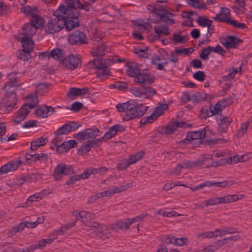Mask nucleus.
Here are the masks:
<instances>
[{"label":"nucleus","instance_id":"obj_64","mask_svg":"<svg viewBox=\"0 0 252 252\" xmlns=\"http://www.w3.org/2000/svg\"><path fill=\"white\" fill-rule=\"evenodd\" d=\"M219 249V248L216 242L214 245H210L204 247L202 251L204 252H214Z\"/></svg>","mask_w":252,"mask_h":252},{"label":"nucleus","instance_id":"obj_26","mask_svg":"<svg viewBox=\"0 0 252 252\" xmlns=\"http://www.w3.org/2000/svg\"><path fill=\"white\" fill-rule=\"evenodd\" d=\"M31 24L33 26L37 29L40 28L43 26L44 20L43 18L37 15L36 14L31 17Z\"/></svg>","mask_w":252,"mask_h":252},{"label":"nucleus","instance_id":"obj_36","mask_svg":"<svg viewBox=\"0 0 252 252\" xmlns=\"http://www.w3.org/2000/svg\"><path fill=\"white\" fill-rule=\"evenodd\" d=\"M156 91L149 86L143 88V97L149 98L156 94Z\"/></svg>","mask_w":252,"mask_h":252},{"label":"nucleus","instance_id":"obj_33","mask_svg":"<svg viewBox=\"0 0 252 252\" xmlns=\"http://www.w3.org/2000/svg\"><path fill=\"white\" fill-rule=\"evenodd\" d=\"M234 183L233 181H223L222 182H214L209 181V187L213 186L226 188L231 186Z\"/></svg>","mask_w":252,"mask_h":252},{"label":"nucleus","instance_id":"obj_44","mask_svg":"<svg viewBox=\"0 0 252 252\" xmlns=\"http://www.w3.org/2000/svg\"><path fill=\"white\" fill-rule=\"evenodd\" d=\"M33 162H36L37 161H47L48 158L47 154L45 153L34 154Z\"/></svg>","mask_w":252,"mask_h":252},{"label":"nucleus","instance_id":"obj_8","mask_svg":"<svg viewBox=\"0 0 252 252\" xmlns=\"http://www.w3.org/2000/svg\"><path fill=\"white\" fill-rule=\"evenodd\" d=\"M191 126V124L184 122L174 121L169 122L165 127H162L159 130V133L166 135L172 134L178 127L189 128Z\"/></svg>","mask_w":252,"mask_h":252},{"label":"nucleus","instance_id":"obj_61","mask_svg":"<svg viewBox=\"0 0 252 252\" xmlns=\"http://www.w3.org/2000/svg\"><path fill=\"white\" fill-rule=\"evenodd\" d=\"M129 165L130 164L128 159L124 160L117 165V169L118 170H123L127 168Z\"/></svg>","mask_w":252,"mask_h":252},{"label":"nucleus","instance_id":"obj_45","mask_svg":"<svg viewBox=\"0 0 252 252\" xmlns=\"http://www.w3.org/2000/svg\"><path fill=\"white\" fill-rule=\"evenodd\" d=\"M227 163H229V159L228 158H221L217 161H213L210 165H207L206 167L209 168L213 166H222Z\"/></svg>","mask_w":252,"mask_h":252},{"label":"nucleus","instance_id":"obj_10","mask_svg":"<svg viewBox=\"0 0 252 252\" xmlns=\"http://www.w3.org/2000/svg\"><path fill=\"white\" fill-rule=\"evenodd\" d=\"M68 42L72 45H80L88 43L86 34L79 30H76L69 35Z\"/></svg>","mask_w":252,"mask_h":252},{"label":"nucleus","instance_id":"obj_63","mask_svg":"<svg viewBox=\"0 0 252 252\" xmlns=\"http://www.w3.org/2000/svg\"><path fill=\"white\" fill-rule=\"evenodd\" d=\"M210 54L208 47L203 48L201 52L199 54V57L203 60L207 61L209 59V55Z\"/></svg>","mask_w":252,"mask_h":252},{"label":"nucleus","instance_id":"obj_53","mask_svg":"<svg viewBox=\"0 0 252 252\" xmlns=\"http://www.w3.org/2000/svg\"><path fill=\"white\" fill-rule=\"evenodd\" d=\"M203 94H201L199 92H196L191 94V101L194 102H198L200 101H203Z\"/></svg>","mask_w":252,"mask_h":252},{"label":"nucleus","instance_id":"obj_35","mask_svg":"<svg viewBox=\"0 0 252 252\" xmlns=\"http://www.w3.org/2000/svg\"><path fill=\"white\" fill-rule=\"evenodd\" d=\"M249 126V123L248 121L241 124L240 128L237 130L236 132V136L238 138L243 137L247 133Z\"/></svg>","mask_w":252,"mask_h":252},{"label":"nucleus","instance_id":"obj_14","mask_svg":"<svg viewBox=\"0 0 252 252\" xmlns=\"http://www.w3.org/2000/svg\"><path fill=\"white\" fill-rule=\"evenodd\" d=\"M21 158L19 157L17 159L11 160L6 164L2 165L0 168V175L17 170L18 167L23 163Z\"/></svg>","mask_w":252,"mask_h":252},{"label":"nucleus","instance_id":"obj_54","mask_svg":"<svg viewBox=\"0 0 252 252\" xmlns=\"http://www.w3.org/2000/svg\"><path fill=\"white\" fill-rule=\"evenodd\" d=\"M205 74L203 71H197L193 75V77L196 80L202 82L205 80Z\"/></svg>","mask_w":252,"mask_h":252},{"label":"nucleus","instance_id":"obj_21","mask_svg":"<svg viewBox=\"0 0 252 252\" xmlns=\"http://www.w3.org/2000/svg\"><path fill=\"white\" fill-rule=\"evenodd\" d=\"M23 31V35L30 37H32L36 33L37 29L33 27L31 23H28L23 26L22 28Z\"/></svg>","mask_w":252,"mask_h":252},{"label":"nucleus","instance_id":"obj_13","mask_svg":"<svg viewBox=\"0 0 252 252\" xmlns=\"http://www.w3.org/2000/svg\"><path fill=\"white\" fill-rule=\"evenodd\" d=\"M155 80L154 75L151 73H147L144 71H141L140 73L134 79V82L140 84L142 86L152 84Z\"/></svg>","mask_w":252,"mask_h":252},{"label":"nucleus","instance_id":"obj_16","mask_svg":"<svg viewBox=\"0 0 252 252\" xmlns=\"http://www.w3.org/2000/svg\"><path fill=\"white\" fill-rule=\"evenodd\" d=\"M55 112V108L52 106L43 105L38 107L35 110L34 114L36 117L46 118Z\"/></svg>","mask_w":252,"mask_h":252},{"label":"nucleus","instance_id":"obj_47","mask_svg":"<svg viewBox=\"0 0 252 252\" xmlns=\"http://www.w3.org/2000/svg\"><path fill=\"white\" fill-rule=\"evenodd\" d=\"M76 222V220L72 222L68 223L65 224L64 225H62L60 227L61 234H65L68 229L73 227L75 225Z\"/></svg>","mask_w":252,"mask_h":252},{"label":"nucleus","instance_id":"obj_37","mask_svg":"<svg viewBox=\"0 0 252 252\" xmlns=\"http://www.w3.org/2000/svg\"><path fill=\"white\" fill-rule=\"evenodd\" d=\"M168 105L166 103L160 104L159 106H158L155 108L154 111V114L156 115L157 117L161 116L168 109Z\"/></svg>","mask_w":252,"mask_h":252},{"label":"nucleus","instance_id":"obj_5","mask_svg":"<svg viewBox=\"0 0 252 252\" xmlns=\"http://www.w3.org/2000/svg\"><path fill=\"white\" fill-rule=\"evenodd\" d=\"M81 126L75 121H69L67 123L64 124L55 132L56 137L51 142L50 148L54 149L53 146H56L63 141L62 135L66 134L69 132L75 131Z\"/></svg>","mask_w":252,"mask_h":252},{"label":"nucleus","instance_id":"obj_32","mask_svg":"<svg viewBox=\"0 0 252 252\" xmlns=\"http://www.w3.org/2000/svg\"><path fill=\"white\" fill-rule=\"evenodd\" d=\"M141 70L137 66H129L126 69V74L131 77L136 78L141 72Z\"/></svg>","mask_w":252,"mask_h":252},{"label":"nucleus","instance_id":"obj_9","mask_svg":"<svg viewBox=\"0 0 252 252\" xmlns=\"http://www.w3.org/2000/svg\"><path fill=\"white\" fill-rule=\"evenodd\" d=\"M220 43L226 49L238 48L239 44L243 43V40L236 35H227L225 37H220Z\"/></svg>","mask_w":252,"mask_h":252},{"label":"nucleus","instance_id":"obj_2","mask_svg":"<svg viewBox=\"0 0 252 252\" xmlns=\"http://www.w3.org/2000/svg\"><path fill=\"white\" fill-rule=\"evenodd\" d=\"M116 107L119 112L125 113L123 119L126 121L141 118L149 108L148 106H145L143 104L136 102L131 103L128 101L118 104Z\"/></svg>","mask_w":252,"mask_h":252},{"label":"nucleus","instance_id":"obj_7","mask_svg":"<svg viewBox=\"0 0 252 252\" xmlns=\"http://www.w3.org/2000/svg\"><path fill=\"white\" fill-rule=\"evenodd\" d=\"M240 198H239L238 196L235 194L220 197H213L202 201L200 206L202 208H204L210 206L217 205L219 204L229 203L237 201Z\"/></svg>","mask_w":252,"mask_h":252},{"label":"nucleus","instance_id":"obj_52","mask_svg":"<svg viewBox=\"0 0 252 252\" xmlns=\"http://www.w3.org/2000/svg\"><path fill=\"white\" fill-rule=\"evenodd\" d=\"M147 213H142L140 215L131 219H127L128 222H130V225L134 222H137L142 220L147 216Z\"/></svg>","mask_w":252,"mask_h":252},{"label":"nucleus","instance_id":"obj_1","mask_svg":"<svg viewBox=\"0 0 252 252\" xmlns=\"http://www.w3.org/2000/svg\"><path fill=\"white\" fill-rule=\"evenodd\" d=\"M53 15L55 18L51 19L45 27V31L48 34L59 32L63 28L67 31H70L79 26L77 8L61 4Z\"/></svg>","mask_w":252,"mask_h":252},{"label":"nucleus","instance_id":"obj_19","mask_svg":"<svg viewBox=\"0 0 252 252\" xmlns=\"http://www.w3.org/2000/svg\"><path fill=\"white\" fill-rule=\"evenodd\" d=\"M17 72H11L7 75L8 81L3 88L5 91H8L12 87H16L18 85V78L16 76Z\"/></svg>","mask_w":252,"mask_h":252},{"label":"nucleus","instance_id":"obj_24","mask_svg":"<svg viewBox=\"0 0 252 252\" xmlns=\"http://www.w3.org/2000/svg\"><path fill=\"white\" fill-rule=\"evenodd\" d=\"M87 214L88 212L84 210L79 212L77 210H75L72 212V215L76 218V220H80L86 226L88 225V222H87Z\"/></svg>","mask_w":252,"mask_h":252},{"label":"nucleus","instance_id":"obj_57","mask_svg":"<svg viewBox=\"0 0 252 252\" xmlns=\"http://www.w3.org/2000/svg\"><path fill=\"white\" fill-rule=\"evenodd\" d=\"M234 28H236L238 29H244L246 28V25L244 23H238L236 20L234 19H232L231 21H230L229 25Z\"/></svg>","mask_w":252,"mask_h":252},{"label":"nucleus","instance_id":"obj_51","mask_svg":"<svg viewBox=\"0 0 252 252\" xmlns=\"http://www.w3.org/2000/svg\"><path fill=\"white\" fill-rule=\"evenodd\" d=\"M103 139L104 137H100L98 138L88 140V142L90 143L92 148H95L96 147H99L101 144Z\"/></svg>","mask_w":252,"mask_h":252},{"label":"nucleus","instance_id":"obj_50","mask_svg":"<svg viewBox=\"0 0 252 252\" xmlns=\"http://www.w3.org/2000/svg\"><path fill=\"white\" fill-rule=\"evenodd\" d=\"M188 239L186 237L177 238H174V245L177 246H182L187 244Z\"/></svg>","mask_w":252,"mask_h":252},{"label":"nucleus","instance_id":"obj_4","mask_svg":"<svg viewBox=\"0 0 252 252\" xmlns=\"http://www.w3.org/2000/svg\"><path fill=\"white\" fill-rule=\"evenodd\" d=\"M110 65L106 59L103 60L98 58L90 61L86 65L88 68H95L101 70L96 72V76L102 79L107 78L110 75L111 72L108 67Z\"/></svg>","mask_w":252,"mask_h":252},{"label":"nucleus","instance_id":"obj_12","mask_svg":"<svg viewBox=\"0 0 252 252\" xmlns=\"http://www.w3.org/2000/svg\"><path fill=\"white\" fill-rule=\"evenodd\" d=\"M62 64L68 69L74 70L81 65V58L80 56L71 54L68 58L63 60Z\"/></svg>","mask_w":252,"mask_h":252},{"label":"nucleus","instance_id":"obj_22","mask_svg":"<svg viewBox=\"0 0 252 252\" xmlns=\"http://www.w3.org/2000/svg\"><path fill=\"white\" fill-rule=\"evenodd\" d=\"M130 226V222H128V220L124 222L123 221H118L111 225V229L114 231L119 230H127Z\"/></svg>","mask_w":252,"mask_h":252},{"label":"nucleus","instance_id":"obj_17","mask_svg":"<svg viewBox=\"0 0 252 252\" xmlns=\"http://www.w3.org/2000/svg\"><path fill=\"white\" fill-rule=\"evenodd\" d=\"M230 10L226 7L221 8L219 14L213 17L215 21L218 22H225L227 25H229L232 19L230 18Z\"/></svg>","mask_w":252,"mask_h":252},{"label":"nucleus","instance_id":"obj_27","mask_svg":"<svg viewBox=\"0 0 252 252\" xmlns=\"http://www.w3.org/2000/svg\"><path fill=\"white\" fill-rule=\"evenodd\" d=\"M216 232H220V235L222 237L226 234H233L238 233V230L234 227H223L221 229L216 228Z\"/></svg>","mask_w":252,"mask_h":252},{"label":"nucleus","instance_id":"obj_25","mask_svg":"<svg viewBox=\"0 0 252 252\" xmlns=\"http://www.w3.org/2000/svg\"><path fill=\"white\" fill-rule=\"evenodd\" d=\"M64 167L63 163H61L58 164L55 167L53 174L56 181L60 180L62 178L63 175H64Z\"/></svg>","mask_w":252,"mask_h":252},{"label":"nucleus","instance_id":"obj_55","mask_svg":"<svg viewBox=\"0 0 252 252\" xmlns=\"http://www.w3.org/2000/svg\"><path fill=\"white\" fill-rule=\"evenodd\" d=\"M91 175H94L92 168L86 169L82 173L79 174L80 179H88Z\"/></svg>","mask_w":252,"mask_h":252},{"label":"nucleus","instance_id":"obj_59","mask_svg":"<svg viewBox=\"0 0 252 252\" xmlns=\"http://www.w3.org/2000/svg\"><path fill=\"white\" fill-rule=\"evenodd\" d=\"M134 52L140 58H148L149 57V54L146 52L145 49L135 48L134 49Z\"/></svg>","mask_w":252,"mask_h":252},{"label":"nucleus","instance_id":"obj_43","mask_svg":"<svg viewBox=\"0 0 252 252\" xmlns=\"http://www.w3.org/2000/svg\"><path fill=\"white\" fill-rule=\"evenodd\" d=\"M158 117L153 112L150 116L144 117L140 120V124L142 125H144L148 123H152L155 121Z\"/></svg>","mask_w":252,"mask_h":252},{"label":"nucleus","instance_id":"obj_62","mask_svg":"<svg viewBox=\"0 0 252 252\" xmlns=\"http://www.w3.org/2000/svg\"><path fill=\"white\" fill-rule=\"evenodd\" d=\"M83 106V105L81 102L75 101L71 104L70 110L74 112H78L82 109Z\"/></svg>","mask_w":252,"mask_h":252},{"label":"nucleus","instance_id":"obj_28","mask_svg":"<svg viewBox=\"0 0 252 252\" xmlns=\"http://www.w3.org/2000/svg\"><path fill=\"white\" fill-rule=\"evenodd\" d=\"M63 54V50L59 48H55L51 51L49 55L50 56V57H52L54 59L61 61L64 59Z\"/></svg>","mask_w":252,"mask_h":252},{"label":"nucleus","instance_id":"obj_34","mask_svg":"<svg viewBox=\"0 0 252 252\" xmlns=\"http://www.w3.org/2000/svg\"><path fill=\"white\" fill-rule=\"evenodd\" d=\"M169 29L167 27L164 26H155V32L157 34L158 37H159L161 35H167L170 34Z\"/></svg>","mask_w":252,"mask_h":252},{"label":"nucleus","instance_id":"obj_15","mask_svg":"<svg viewBox=\"0 0 252 252\" xmlns=\"http://www.w3.org/2000/svg\"><path fill=\"white\" fill-rule=\"evenodd\" d=\"M219 127V131L221 133L227 132L229 125L232 122V119L229 116H223L221 115L215 116Z\"/></svg>","mask_w":252,"mask_h":252},{"label":"nucleus","instance_id":"obj_20","mask_svg":"<svg viewBox=\"0 0 252 252\" xmlns=\"http://www.w3.org/2000/svg\"><path fill=\"white\" fill-rule=\"evenodd\" d=\"M32 38L30 37L24 36L21 38V43L22 48L25 53H31L32 51L33 48V41L32 40Z\"/></svg>","mask_w":252,"mask_h":252},{"label":"nucleus","instance_id":"obj_29","mask_svg":"<svg viewBox=\"0 0 252 252\" xmlns=\"http://www.w3.org/2000/svg\"><path fill=\"white\" fill-rule=\"evenodd\" d=\"M107 46L105 44H101L97 46L92 52V55L94 57H99L103 56L106 52Z\"/></svg>","mask_w":252,"mask_h":252},{"label":"nucleus","instance_id":"obj_41","mask_svg":"<svg viewBox=\"0 0 252 252\" xmlns=\"http://www.w3.org/2000/svg\"><path fill=\"white\" fill-rule=\"evenodd\" d=\"M116 134L117 131H116L115 127L114 126H113L109 128L108 131L105 133L103 137H104V139H105L106 140H107L111 139Z\"/></svg>","mask_w":252,"mask_h":252},{"label":"nucleus","instance_id":"obj_42","mask_svg":"<svg viewBox=\"0 0 252 252\" xmlns=\"http://www.w3.org/2000/svg\"><path fill=\"white\" fill-rule=\"evenodd\" d=\"M226 104L223 105L220 104V101H218L216 103L214 107L212 106V111L214 113V115L217 114L219 115V113L221 114V112L226 107Z\"/></svg>","mask_w":252,"mask_h":252},{"label":"nucleus","instance_id":"obj_60","mask_svg":"<svg viewBox=\"0 0 252 252\" xmlns=\"http://www.w3.org/2000/svg\"><path fill=\"white\" fill-rule=\"evenodd\" d=\"M206 21V17L199 16L197 19L196 22L200 26H201L202 27H206L209 25Z\"/></svg>","mask_w":252,"mask_h":252},{"label":"nucleus","instance_id":"obj_38","mask_svg":"<svg viewBox=\"0 0 252 252\" xmlns=\"http://www.w3.org/2000/svg\"><path fill=\"white\" fill-rule=\"evenodd\" d=\"M37 8L36 7H32L29 5H27L21 8V12L26 15H31V17L35 14V13L37 12Z\"/></svg>","mask_w":252,"mask_h":252},{"label":"nucleus","instance_id":"obj_48","mask_svg":"<svg viewBox=\"0 0 252 252\" xmlns=\"http://www.w3.org/2000/svg\"><path fill=\"white\" fill-rule=\"evenodd\" d=\"M63 145L65 146L66 150L68 152L70 149L77 147V143L74 140H70L63 142Z\"/></svg>","mask_w":252,"mask_h":252},{"label":"nucleus","instance_id":"obj_3","mask_svg":"<svg viewBox=\"0 0 252 252\" xmlns=\"http://www.w3.org/2000/svg\"><path fill=\"white\" fill-rule=\"evenodd\" d=\"M148 11L150 14V19L154 23L162 22L167 24L173 25L175 23V20L172 19L173 14L169 12L163 6L157 4L153 5H148L147 6Z\"/></svg>","mask_w":252,"mask_h":252},{"label":"nucleus","instance_id":"obj_58","mask_svg":"<svg viewBox=\"0 0 252 252\" xmlns=\"http://www.w3.org/2000/svg\"><path fill=\"white\" fill-rule=\"evenodd\" d=\"M30 53H25L23 50H20L17 53V57L20 60H22L23 61H28L31 58Z\"/></svg>","mask_w":252,"mask_h":252},{"label":"nucleus","instance_id":"obj_6","mask_svg":"<svg viewBox=\"0 0 252 252\" xmlns=\"http://www.w3.org/2000/svg\"><path fill=\"white\" fill-rule=\"evenodd\" d=\"M205 127L203 129L198 130L191 131L188 132L186 135L185 139H183L180 142L184 145L192 144V141L194 140L197 141L194 142L193 146L195 147H199L200 145L202 144V139L206 136Z\"/></svg>","mask_w":252,"mask_h":252},{"label":"nucleus","instance_id":"obj_40","mask_svg":"<svg viewBox=\"0 0 252 252\" xmlns=\"http://www.w3.org/2000/svg\"><path fill=\"white\" fill-rule=\"evenodd\" d=\"M91 145L88 141L84 143L78 149V153L81 155H85L89 152L92 149Z\"/></svg>","mask_w":252,"mask_h":252},{"label":"nucleus","instance_id":"obj_23","mask_svg":"<svg viewBox=\"0 0 252 252\" xmlns=\"http://www.w3.org/2000/svg\"><path fill=\"white\" fill-rule=\"evenodd\" d=\"M47 141V138L46 137L45 138L43 136L37 138L36 139L31 142V150L32 151H35L39 147L44 145L46 144Z\"/></svg>","mask_w":252,"mask_h":252},{"label":"nucleus","instance_id":"obj_56","mask_svg":"<svg viewBox=\"0 0 252 252\" xmlns=\"http://www.w3.org/2000/svg\"><path fill=\"white\" fill-rule=\"evenodd\" d=\"M66 96L68 97L71 96H78L79 88L75 87L69 88L68 92L66 94Z\"/></svg>","mask_w":252,"mask_h":252},{"label":"nucleus","instance_id":"obj_11","mask_svg":"<svg viewBox=\"0 0 252 252\" xmlns=\"http://www.w3.org/2000/svg\"><path fill=\"white\" fill-rule=\"evenodd\" d=\"M17 101V99L15 92L11 91L6 93L1 100V104L7 111H10L16 105Z\"/></svg>","mask_w":252,"mask_h":252},{"label":"nucleus","instance_id":"obj_30","mask_svg":"<svg viewBox=\"0 0 252 252\" xmlns=\"http://www.w3.org/2000/svg\"><path fill=\"white\" fill-rule=\"evenodd\" d=\"M99 131V129L97 128L85 129L83 131L85 139L86 140L98 136Z\"/></svg>","mask_w":252,"mask_h":252},{"label":"nucleus","instance_id":"obj_39","mask_svg":"<svg viewBox=\"0 0 252 252\" xmlns=\"http://www.w3.org/2000/svg\"><path fill=\"white\" fill-rule=\"evenodd\" d=\"M207 47L210 53L212 52H214L224 56V54L226 52V50L223 49L220 45H217L215 47L211 46H209Z\"/></svg>","mask_w":252,"mask_h":252},{"label":"nucleus","instance_id":"obj_18","mask_svg":"<svg viewBox=\"0 0 252 252\" xmlns=\"http://www.w3.org/2000/svg\"><path fill=\"white\" fill-rule=\"evenodd\" d=\"M29 113L30 111L28 109H24L21 107L12 116L13 122L15 125L19 124L26 118Z\"/></svg>","mask_w":252,"mask_h":252},{"label":"nucleus","instance_id":"obj_31","mask_svg":"<svg viewBox=\"0 0 252 252\" xmlns=\"http://www.w3.org/2000/svg\"><path fill=\"white\" fill-rule=\"evenodd\" d=\"M214 115L212 111V105L206 106L202 108L200 110V117L203 119H206L207 118Z\"/></svg>","mask_w":252,"mask_h":252},{"label":"nucleus","instance_id":"obj_46","mask_svg":"<svg viewBox=\"0 0 252 252\" xmlns=\"http://www.w3.org/2000/svg\"><path fill=\"white\" fill-rule=\"evenodd\" d=\"M207 159L208 158L206 157L205 156L200 157L196 159V161H193L194 167H201L205 164V162Z\"/></svg>","mask_w":252,"mask_h":252},{"label":"nucleus","instance_id":"obj_49","mask_svg":"<svg viewBox=\"0 0 252 252\" xmlns=\"http://www.w3.org/2000/svg\"><path fill=\"white\" fill-rule=\"evenodd\" d=\"M158 214L159 215H161L163 217H176L177 216H179V215L178 214V213L175 211H171V212H166L164 211L161 210H159L158 211Z\"/></svg>","mask_w":252,"mask_h":252}]
</instances>
